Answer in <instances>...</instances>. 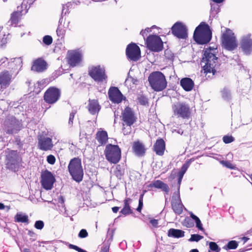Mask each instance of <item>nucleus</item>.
Masks as SVG:
<instances>
[{
  "label": "nucleus",
  "instance_id": "27",
  "mask_svg": "<svg viewBox=\"0 0 252 252\" xmlns=\"http://www.w3.org/2000/svg\"><path fill=\"white\" fill-rule=\"evenodd\" d=\"M147 187L149 189H151L154 187L157 189H160L166 194H168L169 192L168 186L159 180L155 181L152 183L150 184L147 186Z\"/></svg>",
  "mask_w": 252,
  "mask_h": 252
},
{
  "label": "nucleus",
  "instance_id": "10",
  "mask_svg": "<svg viewBox=\"0 0 252 252\" xmlns=\"http://www.w3.org/2000/svg\"><path fill=\"white\" fill-rule=\"evenodd\" d=\"M173 114L177 118L189 119L191 116V110L188 104L179 102L172 106Z\"/></svg>",
  "mask_w": 252,
  "mask_h": 252
},
{
  "label": "nucleus",
  "instance_id": "34",
  "mask_svg": "<svg viewBox=\"0 0 252 252\" xmlns=\"http://www.w3.org/2000/svg\"><path fill=\"white\" fill-rule=\"evenodd\" d=\"M238 246V244L237 241L235 240H231L228 242L227 244L223 247L225 250H233L236 249Z\"/></svg>",
  "mask_w": 252,
  "mask_h": 252
},
{
  "label": "nucleus",
  "instance_id": "12",
  "mask_svg": "<svg viewBox=\"0 0 252 252\" xmlns=\"http://www.w3.org/2000/svg\"><path fill=\"white\" fill-rule=\"evenodd\" d=\"M45 131H42L37 135L38 148L42 151H50L54 147L52 139L48 137Z\"/></svg>",
  "mask_w": 252,
  "mask_h": 252
},
{
  "label": "nucleus",
  "instance_id": "16",
  "mask_svg": "<svg viewBox=\"0 0 252 252\" xmlns=\"http://www.w3.org/2000/svg\"><path fill=\"white\" fill-rule=\"evenodd\" d=\"M171 205L173 211L176 214L180 215L183 213L184 205L181 199L180 191H177L173 193Z\"/></svg>",
  "mask_w": 252,
  "mask_h": 252
},
{
  "label": "nucleus",
  "instance_id": "48",
  "mask_svg": "<svg viewBox=\"0 0 252 252\" xmlns=\"http://www.w3.org/2000/svg\"><path fill=\"white\" fill-rule=\"evenodd\" d=\"M88 236V233L87 231L85 229H81L79 234L78 237L80 238H85Z\"/></svg>",
  "mask_w": 252,
  "mask_h": 252
},
{
  "label": "nucleus",
  "instance_id": "14",
  "mask_svg": "<svg viewBox=\"0 0 252 252\" xmlns=\"http://www.w3.org/2000/svg\"><path fill=\"white\" fill-rule=\"evenodd\" d=\"M55 181V178L50 171L46 170L41 172L40 183L45 189L51 190Z\"/></svg>",
  "mask_w": 252,
  "mask_h": 252
},
{
  "label": "nucleus",
  "instance_id": "56",
  "mask_svg": "<svg viewBox=\"0 0 252 252\" xmlns=\"http://www.w3.org/2000/svg\"><path fill=\"white\" fill-rule=\"evenodd\" d=\"M170 52V51L166 50L164 51V54L166 58H167L168 59H172L173 58V55L172 54H170V56H167V54H169Z\"/></svg>",
  "mask_w": 252,
  "mask_h": 252
},
{
  "label": "nucleus",
  "instance_id": "50",
  "mask_svg": "<svg viewBox=\"0 0 252 252\" xmlns=\"http://www.w3.org/2000/svg\"><path fill=\"white\" fill-rule=\"evenodd\" d=\"M47 161L50 164H54L56 162V158L54 156L50 155L47 157Z\"/></svg>",
  "mask_w": 252,
  "mask_h": 252
},
{
  "label": "nucleus",
  "instance_id": "62",
  "mask_svg": "<svg viewBox=\"0 0 252 252\" xmlns=\"http://www.w3.org/2000/svg\"><path fill=\"white\" fill-rule=\"evenodd\" d=\"M249 239V238L248 237H243L242 238V240L243 241L244 244L246 243Z\"/></svg>",
  "mask_w": 252,
  "mask_h": 252
},
{
  "label": "nucleus",
  "instance_id": "42",
  "mask_svg": "<svg viewBox=\"0 0 252 252\" xmlns=\"http://www.w3.org/2000/svg\"><path fill=\"white\" fill-rule=\"evenodd\" d=\"M183 224L185 226L188 228L192 227L194 226V223L189 218H186L184 220Z\"/></svg>",
  "mask_w": 252,
  "mask_h": 252
},
{
  "label": "nucleus",
  "instance_id": "25",
  "mask_svg": "<svg viewBox=\"0 0 252 252\" xmlns=\"http://www.w3.org/2000/svg\"><path fill=\"white\" fill-rule=\"evenodd\" d=\"M95 139L98 143V146L105 145L108 141V135L106 131L99 129L96 133Z\"/></svg>",
  "mask_w": 252,
  "mask_h": 252
},
{
  "label": "nucleus",
  "instance_id": "53",
  "mask_svg": "<svg viewBox=\"0 0 252 252\" xmlns=\"http://www.w3.org/2000/svg\"><path fill=\"white\" fill-rule=\"evenodd\" d=\"M184 176H181L178 174V187H177V191H180V187L182 180L183 179Z\"/></svg>",
  "mask_w": 252,
  "mask_h": 252
},
{
  "label": "nucleus",
  "instance_id": "8",
  "mask_svg": "<svg viewBox=\"0 0 252 252\" xmlns=\"http://www.w3.org/2000/svg\"><path fill=\"white\" fill-rule=\"evenodd\" d=\"M61 91L56 87H49L43 94V100L48 104H54L57 103L61 98Z\"/></svg>",
  "mask_w": 252,
  "mask_h": 252
},
{
  "label": "nucleus",
  "instance_id": "36",
  "mask_svg": "<svg viewBox=\"0 0 252 252\" xmlns=\"http://www.w3.org/2000/svg\"><path fill=\"white\" fill-rule=\"evenodd\" d=\"M137 100L139 103L142 105H146L148 103V98L143 95H139L137 98Z\"/></svg>",
  "mask_w": 252,
  "mask_h": 252
},
{
  "label": "nucleus",
  "instance_id": "22",
  "mask_svg": "<svg viewBox=\"0 0 252 252\" xmlns=\"http://www.w3.org/2000/svg\"><path fill=\"white\" fill-rule=\"evenodd\" d=\"M47 68L46 62L41 58H39L33 62L32 70L38 72H43Z\"/></svg>",
  "mask_w": 252,
  "mask_h": 252
},
{
  "label": "nucleus",
  "instance_id": "2",
  "mask_svg": "<svg viewBox=\"0 0 252 252\" xmlns=\"http://www.w3.org/2000/svg\"><path fill=\"white\" fill-rule=\"evenodd\" d=\"M193 36L194 40L197 43L202 45L205 44L211 40L212 31L207 24L202 22L196 28Z\"/></svg>",
  "mask_w": 252,
  "mask_h": 252
},
{
  "label": "nucleus",
  "instance_id": "44",
  "mask_svg": "<svg viewBox=\"0 0 252 252\" xmlns=\"http://www.w3.org/2000/svg\"><path fill=\"white\" fill-rule=\"evenodd\" d=\"M44 226V223L42 220H37L34 223V227L37 229H42Z\"/></svg>",
  "mask_w": 252,
  "mask_h": 252
},
{
  "label": "nucleus",
  "instance_id": "33",
  "mask_svg": "<svg viewBox=\"0 0 252 252\" xmlns=\"http://www.w3.org/2000/svg\"><path fill=\"white\" fill-rule=\"evenodd\" d=\"M114 172L117 178L121 179L124 174L125 169L120 164H118Z\"/></svg>",
  "mask_w": 252,
  "mask_h": 252
},
{
  "label": "nucleus",
  "instance_id": "5",
  "mask_svg": "<svg viewBox=\"0 0 252 252\" xmlns=\"http://www.w3.org/2000/svg\"><path fill=\"white\" fill-rule=\"evenodd\" d=\"M68 170L74 181L78 183L82 181L84 172L80 158H74L71 159L68 165Z\"/></svg>",
  "mask_w": 252,
  "mask_h": 252
},
{
  "label": "nucleus",
  "instance_id": "32",
  "mask_svg": "<svg viewBox=\"0 0 252 252\" xmlns=\"http://www.w3.org/2000/svg\"><path fill=\"white\" fill-rule=\"evenodd\" d=\"M15 221L18 222L28 223L29 219L28 216L17 213L15 216Z\"/></svg>",
  "mask_w": 252,
  "mask_h": 252
},
{
  "label": "nucleus",
  "instance_id": "59",
  "mask_svg": "<svg viewBox=\"0 0 252 252\" xmlns=\"http://www.w3.org/2000/svg\"><path fill=\"white\" fill-rule=\"evenodd\" d=\"M119 208H120L119 207L115 206V207H112V211L113 212V213H117L118 212Z\"/></svg>",
  "mask_w": 252,
  "mask_h": 252
},
{
  "label": "nucleus",
  "instance_id": "41",
  "mask_svg": "<svg viewBox=\"0 0 252 252\" xmlns=\"http://www.w3.org/2000/svg\"><path fill=\"white\" fill-rule=\"evenodd\" d=\"M43 42L45 44L49 45L53 42V38L50 35H45L43 38Z\"/></svg>",
  "mask_w": 252,
  "mask_h": 252
},
{
  "label": "nucleus",
  "instance_id": "15",
  "mask_svg": "<svg viewBox=\"0 0 252 252\" xmlns=\"http://www.w3.org/2000/svg\"><path fill=\"white\" fill-rule=\"evenodd\" d=\"M126 54L128 60L130 61L136 62L141 58L140 49L134 43H131L127 46Z\"/></svg>",
  "mask_w": 252,
  "mask_h": 252
},
{
  "label": "nucleus",
  "instance_id": "30",
  "mask_svg": "<svg viewBox=\"0 0 252 252\" xmlns=\"http://www.w3.org/2000/svg\"><path fill=\"white\" fill-rule=\"evenodd\" d=\"M132 199L130 198H126L124 200V207L121 210L120 213L124 216H127L133 213L131 208L130 203Z\"/></svg>",
  "mask_w": 252,
  "mask_h": 252
},
{
  "label": "nucleus",
  "instance_id": "13",
  "mask_svg": "<svg viewBox=\"0 0 252 252\" xmlns=\"http://www.w3.org/2000/svg\"><path fill=\"white\" fill-rule=\"evenodd\" d=\"M88 74L95 82H97L106 81L107 79L105 69L100 65L92 66L90 67Z\"/></svg>",
  "mask_w": 252,
  "mask_h": 252
},
{
  "label": "nucleus",
  "instance_id": "3",
  "mask_svg": "<svg viewBox=\"0 0 252 252\" xmlns=\"http://www.w3.org/2000/svg\"><path fill=\"white\" fill-rule=\"evenodd\" d=\"M122 132L125 135L131 133V126L136 122L137 118L130 107L127 106L122 112Z\"/></svg>",
  "mask_w": 252,
  "mask_h": 252
},
{
  "label": "nucleus",
  "instance_id": "20",
  "mask_svg": "<svg viewBox=\"0 0 252 252\" xmlns=\"http://www.w3.org/2000/svg\"><path fill=\"white\" fill-rule=\"evenodd\" d=\"M12 80V74L7 70H4L0 72V88L5 89L10 84Z\"/></svg>",
  "mask_w": 252,
  "mask_h": 252
},
{
  "label": "nucleus",
  "instance_id": "21",
  "mask_svg": "<svg viewBox=\"0 0 252 252\" xmlns=\"http://www.w3.org/2000/svg\"><path fill=\"white\" fill-rule=\"evenodd\" d=\"M250 36V34L244 36L240 41L241 48L246 54H250L252 51V39Z\"/></svg>",
  "mask_w": 252,
  "mask_h": 252
},
{
  "label": "nucleus",
  "instance_id": "7",
  "mask_svg": "<svg viewBox=\"0 0 252 252\" xmlns=\"http://www.w3.org/2000/svg\"><path fill=\"white\" fill-rule=\"evenodd\" d=\"M104 153L106 160L111 163L117 164L121 159V150L117 145L107 144Z\"/></svg>",
  "mask_w": 252,
  "mask_h": 252
},
{
  "label": "nucleus",
  "instance_id": "35",
  "mask_svg": "<svg viewBox=\"0 0 252 252\" xmlns=\"http://www.w3.org/2000/svg\"><path fill=\"white\" fill-rule=\"evenodd\" d=\"M146 192V190H143V193L140 195L139 197L138 206L136 209L137 211L139 213H141L143 206V197Z\"/></svg>",
  "mask_w": 252,
  "mask_h": 252
},
{
  "label": "nucleus",
  "instance_id": "4",
  "mask_svg": "<svg viewBox=\"0 0 252 252\" xmlns=\"http://www.w3.org/2000/svg\"><path fill=\"white\" fill-rule=\"evenodd\" d=\"M148 81L151 88L156 92L162 91L167 87L165 76L160 71H154L150 73Z\"/></svg>",
  "mask_w": 252,
  "mask_h": 252
},
{
  "label": "nucleus",
  "instance_id": "63",
  "mask_svg": "<svg viewBox=\"0 0 252 252\" xmlns=\"http://www.w3.org/2000/svg\"><path fill=\"white\" fill-rule=\"evenodd\" d=\"M212 0L216 3H220L222 2H223L224 0Z\"/></svg>",
  "mask_w": 252,
  "mask_h": 252
},
{
  "label": "nucleus",
  "instance_id": "31",
  "mask_svg": "<svg viewBox=\"0 0 252 252\" xmlns=\"http://www.w3.org/2000/svg\"><path fill=\"white\" fill-rule=\"evenodd\" d=\"M167 235L169 237L179 238L185 236V232L180 229L170 228L168 230Z\"/></svg>",
  "mask_w": 252,
  "mask_h": 252
},
{
  "label": "nucleus",
  "instance_id": "58",
  "mask_svg": "<svg viewBox=\"0 0 252 252\" xmlns=\"http://www.w3.org/2000/svg\"><path fill=\"white\" fill-rule=\"evenodd\" d=\"M8 66L11 67V68L12 69L15 68V63L14 62H8Z\"/></svg>",
  "mask_w": 252,
  "mask_h": 252
},
{
  "label": "nucleus",
  "instance_id": "57",
  "mask_svg": "<svg viewBox=\"0 0 252 252\" xmlns=\"http://www.w3.org/2000/svg\"><path fill=\"white\" fill-rule=\"evenodd\" d=\"M15 142L16 143L17 145H18L20 148L22 147L23 143L19 138H16Z\"/></svg>",
  "mask_w": 252,
  "mask_h": 252
},
{
  "label": "nucleus",
  "instance_id": "49",
  "mask_svg": "<svg viewBox=\"0 0 252 252\" xmlns=\"http://www.w3.org/2000/svg\"><path fill=\"white\" fill-rule=\"evenodd\" d=\"M4 36L5 35L0 32V47L5 45L6 43V38Z\"/></svg>",
  "mask_w": 252,
  "mask_h": 252
},
{
  "label": "nucleus",
  "instance_id": "23",
  "mask_svg": "<svg viewBox=\"0 0 252 252\" xmlns=\"http://www.w3.org/2000/svg\"><path fill=\"white\" fill-rule=\"evenodd\" d=\"M153 151L159 156L164 155L165 150V143L161 138H158L153 146Z\"/></svg>",
  "mask_w": 252,
  "mask_h": 252
},
{
  "label": "nucleus",
  "instance_id": "39",
  "mask_svg": "<svg viewBox=\"0 0 252 252\" xmlns=\"http://www.w3.org/2000/svg\"><path fill=\"white\" fill-rule=\"evenodd\" d=\"M203 237L199 234H192L190 238L189 239V241L190 242H198L199 240L202 239Z\"/></svg>",
  "mask_w": 252,
  "mask_h": 252
},
{
  "label": "nucleus",
  "instance_id": "45",
  "mask_svg": "<svg viewBox=\"0 0 252 252\" xmlns=\"http://www.w3.org/2000/svg\"><path fill=\"white\" fill-rule=\"evenodd\" d=\"M68 247L69 248L73 249L77 251L78 252H88L87 251L78 247V246L76 245H74L73 244H69L68 245Z\"/></svg>",
  "mask_w": 252,
  "mask_h": 252
},
{
  "label": "nucleus",
  "instance_id": "24",
  "mask_svg": "<svg viewBox=\"0 0 252 252\" xmlns=\"http://www.w3.org/2000/svg\"><path fill=\"white\" fill-rule=\"evenodd\" d=\"M132 149L135 155L138 157L144 156L146 151L144 145L139 140L133 142Z\"/></svg>",
  "mask_w": 252,
  "mask_h": 252
},
{
  "label": "nucleus",
  "instance_id": "9",
  "mask_svg": "<svg viewBox=\"0 0 252 252\" xmlns=\"http://www.w3.org/2000/svg\"><path fill=\"white\" fill-rule=\"evenodd\" d=\"M6 165L11 168L15 167L21 163L22 158L17 150L7 149L5 151Z\"/></svg>",
  "mask_w": 252,
  "mask_h": 252
},
{
  "label": "nucleus",
  "instance_id": "17",
  "mask_svg": "<svg viewBox=\"0 0 252 252\" xmlns=\"http://www.w3.org/2000/svg\"><path fill=\"white\" fill-rule=\"evenodd\" d=\"M108 94L109 99L115 103H120L123 100L126 99V97L116 87H110L108 92Z\"/></svg>",
  "mask_w": 252,
  "mask_h": 252
},
{
  "label": "nucleus",
  "instance_id": "19",
  "mask_svg": "<svg viewBox=\"0 0 252 252\" xmlns=\"http://www.w3.org/2000/svg\"><path fill=\"white\" fill-rule=\"evenodd\" d=\"M172 32L179 38L185 39L187 37V30L185 25L177 22L172 27Z\"/></svg>",
  "mask_w": 252,
  "mask_h": 252
},
{
  "label": "nucleus",
  "instance_id": "55",
  "mask_svg": "<svg viewBox=\"0 0 252 252\" xmlns=\"http://www.w3.org/2000/svg\"><path fill=\"white\" fill-rule=\"evenodd\" d=\"M150 223L152 224V225L155 227L158 226V220L156 219H152L150 221Z\"/></svg>",
  "mask_w": 252,
  "mask_h": 252
},
{
  "label": "nucleus",
  "instance_id": "11",
  "mask_svg": "<svg viewBox=\"0 0 252 252\" xmlns=\"http://www.w3.org/2000/svg\"><path fill=\"white\" fill-rule=\"evenodd\" d=\"M147 47L151 51L159 52L163 49V43L160 37L157 35H150L146 40Z\"/></svg>",
  "mask_w": 252,
  "mask_h": 252
},
{
  "label": "nucleus",
  "instance_id": "46",
  "mask_svg": "<svg viewBox=\"0 0 252 252\" xmlns=\"http://www.w3.org/2000/svg\"><path fill=\"white\" fill-rule=\"evenodd\" d=\"M77 111L76 110H73L72 112L70 113L69 115V118L68 121V124L69 125H72L73 123V120L74 118L75 115L76 114Z\"/></svg>",
  "mask_w": 252,
  "mask_h": 252
},
{
  "label": "nucleus",
  "instance_id": "43",
  "mask_svg": "<svg viewBox=\"0 0 252 252\" xmlns=\"http://www.w3.org/2000/svg\"><path fill=\"white\" fill-rule=\"evenodd\" d=\"M57 34L59 37L63 38L64 37L65 33V30L64 28L59 26L57 29Z\"/></svg>",
  "mask_w": 252,
  "mask_h": 252
},
{
  "label": "nucleus",
  "instance_id": "6",
  "mask_svg": "<svg viewBox=\"0 0 252 252\" xmlns=\"http://www.w3.org/2000/svg\"><path fill=\"white\" fill-rule=\"evenodd\" d=\"M221 46L228 51H233L238 46V42L234 32L229 29H226L221 36Z\"/></svg>",
  "mask_w": 252,
  "mask_h": 252
},
{
  "label": "nucleus",
  "instance_id": "60",
  "mask_svg": "<svg viewBox=\"0 0 252 252\" xmlns=\"http://www.w3.org/2000/svg\"><path fill=\"white\" fill-rule=\"evenodd\" d=\"M28 235L31 237H33V236H34L35 235V233L32 231V230H29L28 231Z\"/></svg>",
  "mask_w": 252,
  "mask_h": 252
},
{
  "label": "nucleus",
  "instance_id": "52",
  "mask_svg": "<svg viewBox=\"0 0 252 252\" xmlns=\"http://www.w3.org/2000/svg\"><path fill=\"white\" fill-rule=\"evenodd\" d=\"M110 246L108 244H104L101 248L100 252H109Z\"/></svg>",
  "mask_w": 252,
  "mask_h": 252
},
{
  "label": "nucleus",
  "instance_id": "38",
  "mask_svg": "<svg viewBox=\"0 0 252 252\" xmlns=\"http://www.w3.org/2000/svg\"><path fill=\"white\" fill-rule=\"evenodd\" d=\"M223 142L225 144H229L235 140V138L232 135H224L222 138Z\"/></svg>",
  "mask_w": 252,
  "mask_h": 252
},
{
  "label": "nucleus",
  "instance_id": "28",
  "mask_svg": "<svg viewBox=\"0 0 252 252\" xmlns=\"http://www.w3.org/2000/svg\"><path fill=\"white\" fill-rule=\"evenodd\" d=\"M180 85L183 89L187 92L191 91L194 86L193 80L188 77L182 78L180 81Z\"/></svg>",
  "mask_w": 252,
  "mask_h": 252
},
{
  "label": "nucleus",
  "instance_id": "29",
  "mask_svg": "<svg viewBox=\"0 0 252 252\" xmlns=\"http://www.w3.org/2000/svg\"><path fill=\"white\" fill-rule=\"evenodd\" d=\"M17 9V10L14 11L11 15L10 21L12 24L18 23L23 15V6H19Z\"/></svg>",
  "mask_w": 252,
  "mask_h": 252
},
{
  "label": "nucleus",
  "instance_id": "1",
  "mask_svg": "<svg viewBox=\"0 0 252 252\" xmlns=\"http://www.w3.org/2000/svg\"><path fill=\"white\" fill-rule=\"evenodd\" d=\"M217 48L209 47L204 51L202 63H204L202 66L203 73L205 76L212 77L216 73L220 65L218 58L216 57Z\"/></svg>",
  "mask_w": 252,
  "mask_h": 252
},
{
  "label": "nucleus",
  "instance_id": "18",
  "mask_svg": "<svg viewBox=\"0 0 252 252\" xmlns=\"http://www.w3.org/2000/svg\"><path fill=\"white\" fill-rule=\"evenodd\" d=\"M82 56L81 53L77 51H70L67 53L66 58L68 64L71 67L79 65L82 61Z\"/></svg>",
  "mask_w": 252,
  "mask_h": 252
},
{
  "label": "nucleus",
  "instance_id": "64",
  "mask_svg": "<svg viewBox=\"0 0 252 252\" xmlns=\"http://www.w3.org/2000/svg\"><path fill=\"white\" fill-rule=\"evenodd\" d=\"M174 172V171H172V172H171V174L170 175V177L171 178L173 179L175 178V174H176V173H173Z\"/></svg>",
  "mask_w": 252,
  "mask_h": 252
},
{
  "label": "nucleus",
  "instance_id": "61",
  "mask_svg": "<svg viewBox=\"0 0 252 252\" xmlns=\"http://www.w3.org/2000/svg\"><path fill=\"white\" fill-rule=\"evenodd\" d=\"M190 217L193 219L195 221L196 220H197V219H199L198 217H197L196 216H195V215H194L193 214L191 213L190 214Z\"/></svg>",
  "mask_w": 252,
  "mask_h": 252
},
{
  "label": "nucleus",
  "instance_id": "47",
  "mask_svg": "<svg viewBox=\"0 0 252 252\" xmlns=\"http://www.w3.org/2000/svg\"><path fill=\"white\" fill-rule=\"evenodd\" d=\"M220 163L223 166L228 168L231 169L234 168V166H233L232 164L229 161L222 160L221 161Z\"/></svg>",
  "mask_w": 252,
  "mask_h": 252
},
{
  "label": "nucleus",
  "instance_id": "51",
  "mask_svg": "<svg viewBox=\"0 0 252 252\" xmlns=\"http://www.w3.org/2000/svg\"><path fill=\"white\" fill-rule=\"evenodd\" d=\"M196 227L201 231H204L202 224L199 219L195 220Z\"/></svg>",
  "mask_w": 252,
  "mask_h": 252
},
{
  "label": "nucleus",
  "instance_id": "37",
  "mask_svg": "<svg viewBox=\"0 0 252 252\" xmlns=\"http://www.w3.org/2000/svg\"><path fill=\"white\" fill-rule=\"evenodd\" d=\"M209 248L210 250L215 252H219L220 249L216 243L214 242H210L209 243ZM209 252H210L209 251Z\"/></svg>",
  "mask_w": 252,
  "mask_h": 252
},
{
  "label": "nucleus",
  "instance_id": "40",
  "mask_svg": "<svg viewBox=\"0 0 252 252\" xmlns=\"http://www.w3.org/2000/svg\"><path fill=\"white\" fill-rule=\"evenodd\" d=\"M193 160H194V159L193 158H190V159H189L188 160H187L186 161V162L182 165L181 170L186 173L188 168H189V166L190 165L191 162L192 161H193Z\"/></svg>",
  "mask_w": 252,
  "mask_h": 252
},
{
  "label": "nucleus",
  "instance_id": "54",
  "mask_svg": "<svg viewBox=\"0 0 252 252\" xmlns=\"http://www.w3.org/2000/svg\"><path fill=\"white\" fill-rule=\"evenodd\" d=\"M151 31V29L147 28L144 30H142L140 32V34L144 37L145 35H146V32H149Z\"/></svg>",
  "mask_w": 252,
  "mask_h": 252
},
{
  "label": "nucleus",
  "instance_id": "26",
  "mask_svg": "<svg viewBox=\"0 0 252 252\" xmlns=\"http://www.w3.org/2000/svg\"><path fill=\"white\" fill-rule=\"evenodd\" d=\"M89 112L92 115L98 114L101 109V106L99 105L98 100L91 99L88 101L87 106Z\"/></svg>",
  "mask_w": 252,
  "mask_h": 252
}]
</instances>
